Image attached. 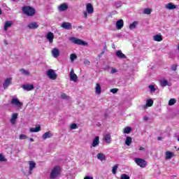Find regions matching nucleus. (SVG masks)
Returning <instances> with one entry per match:
<instances>
[{
  "mask_svg": "<svg viewBox=\"0 0 179 179\" xmlns=\"http://www.w3.org/2000/svg\"><path fill=\"white\" fill-rule=\"evenodd\" d=\"M29 175L31 176V174L33 173V169H36V162H34V161H30L29 162Z\"/></svg>",
  "mask_w": 179,
  "mask_h": 179,
  "instance_id": "obj_13",
  "label": "nucleus"
},
{
  "mask_svg": "<svg viewBox=\"0 0 179 179\" xmlns=\"http://www.w3.org/2000/svg\"><path fill=\"white\" fill-rule=\"evenodd\" d=\"M177 103V100L176 99H171L169 101V106H174L175 103Z\"/></svg>",
  "mask_w": 179,
  "mask_h": 179,
  "instance_id": "obj_35",
  "label": "nucleus"
},
{
  "mask_svg": "<svg viewBox=\"0 0 179 179\" xmlns=\"http://www.w3.org/2000/svg\"><path fill=\"white\" fill-rule=\"evenodd\" d=\"M11 84H12V78H8L6 79L3 85V89H8V87L10 86Z\"/></svg>",
  "mask_w": 179,
  "mask_h": 179,
  "instance_id": "obj_11",
  "label": "nucleus"
},
{
  "mask_svg": "<svg viewBox=\"0 0 179 179\" xmlns=\"http://www.w3.org/2000/svg\"><path fill=\"white\" fill-rule=\"evenodd\" d=\"M69 41H71L73 44H76L77 45H84L87 46L88 44L86 41H84L82 39H79L76 37H71L69 38Z\"/></svg>",
  "mask_w": 179,
  "mask_h": 179,
  "instance_id": "obj_2",
  "label": "nucleus"
},
{
  "mask_svg": "<svg viewBox=\"0 0 179 179\" xmlns=\"http://www.w3.org/2000/svg\"><path fill=\"white\" fill-rule=\"evenodd\" d=\"M153 106V99H148L146 101V105L143 106L144 110H146L148 107H152Z\"/></svg>",
  "mask_w": 179,
  "mask_h": 179,
  "instance_id": "obj_21",
  "label": "nucleus"
},
{
  "mask_svg": "<svg viewBox=\"0 0 179 179\" xmlns=\"http://www.w3.org/2000/svg\"><path fill=\"white\" fill-rule=\"evenodd\" d=\"M46 74L49 79H51V80H55V79H57V73H55V71H54L52 69H49Z\"/></svg>",
  "mask_w": 179,
  "mask_h": 179,
  "instance_id": "obj_6",
  "label": "nucleus"
},
{
  "mask_svg": "<svg viewBox=\"0 0 179 179\" xmlns=\"http://www.w3.org/2000/svg\"><path fill=\"white\" fill-rule=\"evenodd\" d=\"M59 174H61V168L59 166H55L50 172V178H58V177H59Z\"/></svg>",
  "mask_w": 179,
  "mask_h": 179,
  "instance_id": "obj_1",
  "label": "nucleus"
},
{
  "mask_svg": "<svg viewBox=\"0 0 179 179\" xmlns=\"http://www.w3.org/2000/svg\"><path fill=\"white\" fill-rule=\"evenodd\" d=\"M177 8V6L174 5L173 3H168L165 5V9H168V10H173Z\"/></svg>",
  "mask_w": 179,
  "mask_h": 179,
  "instance_id": "obj_12",
  "label": "nucleus"
},
{
  "mask_svg": "<svg viewBox=\"0 0 179 179\" xmlns=\"http://www.w3.org/2000/svg\"><path fill=\"white\" fill-rule=\"evenodd\" d=\"M22 12L24 15H27V16H34L36 13V10L30 6H24L22 8Z\"/></svg>",
  "mask_w": 179,
  "mask_h": 179,
  "instance_id": "obj_3",
  "label": "nucleus"
},
{
  "mask_svg": "<svg viewBox=\"0 0 179 179\" xmlns=\"http://www.w3.org/2000/svg\"><path fill=\"white\" fill-rule=\"evenodd\" d=\"M113 13H117V11H114Z\"/></svg>",
  "mask_w": 179,
  "mask_h": 179,
  "instance_id": "obj_60",
  "label": "nucleus"
},
{
  "mask_svg": "<svg viewBox=\"0 0 179 179\" xmlns=\"http://www.w3.org/2000/svg\"><path fill=\"white\" fill-rule=\"evenodd\" d=\"M86 10L87 12L90 14L92 15V13H93V12H94V9L93 8V6L92 5V3H89L87 4L86 6Z\"/></svg>",
  "mask_w": 179,
  "mask_h": 179,
  "instance_id": "obj_16",
  "label": "nucleus"
},
{
  "mask_svg": "<svg viewBox=\"0 0 179 179\" xmlns=\"http://www.w3.org/2000/svg\"><path fill=\"white\" fill-rule=\"evenodd\" d=\"M106 52V51H103L101 53V55H103V54H104Z\"/></svg>",
  "mask_w": 179,
  "mask_h": 179,
  "instance_id": "obj_57",
  "label": "nucleus"
},
{
  "mask_svg": "<svg viewBox=\"0 0 179 179\" xmlns=\"http://www.w3.org/2000/svg\"><path fill=\"white\" fill-rule=\"evenodd\" d=\"M78 58V56L76 54H71L70 56V59L71 62H73V61H75V59H76Z\"/></svg>",
  "mask_w": 179,
  "mask_h": 179,
  "instance_id": "obj_38",
  "label": "nucleus"
},
{
  "mask_svg": "<svg viewBox=\"0 0 179 179\" xmlns=\"http://www.w3.org/2000/svg\"><path fill=\"white\" fill-rule=\"evenodd\" d=\"M138 24H139V22L138 21H134L131 24H130L129 29L130 30H135V29H136Z\"/></svg>",
  "mask_w": 179,
  "mask_h": 179,
  "instance_id": "obj_22",
  "label": "nucleus"
},
{
  "mask_svg": "<svg viewBox=\"0 0 179 179\" xmlns=\"http://www.w3.org/2000/svg\"><path fill=\"white\" fill-rule=\"evenodd\" d=\"M159 85L162 87H166V86H169V81L166 79H162L159 80Z\"/></svg>",
  "mask_w": 179,
  "mask_h": 179,
  "instance_id": "obj_24",
  "label": "nucleus"
},
{
  "mask_svg": "<svg viewBox=\"0 0 179 179\" xmlns=\"http://www.w3.org/2000/svg\"><path fill=\"white\" fill-rule=\"evenodd\" d=\"M131 143H132V138L129 136H127L125 140V144L127 146H131Z\"/></svg>",
  "mask_w": 179,
  "mask_h": 179,
  "instance_id": "obj_31",
  "label": "nucleus"
},
{
  "mask_svg": "<svg viewBox=\"0 0 179 179\" xmlns=\"http://www.w3.org/2000/svg\"><path fill=\"white\" fill-rule=\"evenodd\" d=\"M157 139H158L159 141H162V137H158Z\"/></svg>",
  "mask_w": 179,
  "mask_h": 179,
  "instance_id": "obj_56",
  "label": "nucleus"
},
{
  "mask_svg": "<svg viewBox=\"0 0 179 179\" xmlns=\"http://www.w3.org/2000/svg\"><path fill=\"white\" fill-rule=\"evenodd\" d=\"M24 90H27V92H30V90H33L34 89V85L33 84L30 85H24L22 86Z\"/></svg>",
  "mask_w": 179,
  "mask_h": 179,
  "instance_id": "obj_20",
  "label": "nucleus"
},
{
  "mask_svg": "<svg viewBox=\"0 0 179 179\" xmlns=\"http://www.w3.org/2000/svg\"><path fill=\"white\" fill-rule=\"evenodd\" d=\"M134 162L137 166H139L142 169H145V167L148 166V162H146V161H145V159H143L135 158Z\"/></svg>",
  "mask_w": 179,
  "mask_h": 179,
  "instance_id": "obj_4",
  "label": "nucleus"
},
{
  "mask_svg": "<svg viewBox=\"0 0 179 179\" xmlns=\"http://www.w3.org/2000/svg\"><path fill=\"white\" fill-rule=\"evenodd\" d=\"M171 70L172 71H177V65L176 64H173L171 66Z\"/></svg>",
  "mask_w": 179,
  "mask_h": 179,
  "instance_id": "obj_47",
  "label": "nucleus"
},
{
  "mask_svg": "<svg viewBox=\"0 0 179 179\" xmlns=\"http://www.w3.org/2000/svg\"><path fill=\"white\" fill-rule=\"evenodd\" d=\"M115 72H117V70L115 69H112L111 73L113 74L115 73Z\"/></svg>",
  "mask_w": 179,
  "mask_h": 179,
  "instance_id": "obj_50",
  "label": "nucleus"
},
{
  "mask_svg": "<svg viewBox=\"0 0 179 179\" xmlns=\"http://www.w3.org/2000/svg\"><path fill=\"white\" fill-rule=\"evenodd\" d=\"M148 87L150 92H156V88L155 87V85H149Z\"/></svg>",
  "mask_w": 179,
  "mask_h": 179,
  "instance_id": "obj_41",
  "label": "nucleus"
},
{
  "mask_svg": "<svg viewBox=\"0 0 179 179\" xmlns=\"http://www.w3.org/2000/svg\"><path fill=\"white\" fill-rule=\"evenodd\" d=\"M96 157L98 160H101V162H103V160H106V155L103 153H98Z\"/></svg>",
  "mask_w": 179,
  "mask_h": 179,
  "instance_id": "obj_29",
  "label": "nucleus"
},
{
  "mask_svg": "<svg viewBox=\"0 0 179 179\" xmlns=\"http://www.w3.org/2000/svg\"><path fill=\"white\" fill-rule=\"evenodd\" d=\"M13 24V21H9V20L6 21V22L4 23V27H3L4 31H8V29H9V27H10Z\"/></svg>",
  "mask_w": 179,
  "mask_h": 179,
  "instance_id": "obj_18",
  "label": "nucleus"
},
{
  "mask_svg": "<svg viewBox=\"0 0 179 179\" xmlns=\"http://www.w3.org/2000/svg\"><path fill=\"white\" fill-rule=\"evenodd\" d=\"M118 169V164H116L113 166L112 169V173L113 174H117V170Z\"/></svg>",
  "mask_w": 179,
  "mask_h": 179,
  "instance_id": "obj_37",
  "label": "nucleus"
},
{
  "mask_svg": "<svg viewBox=\"0 0 179 179\" xmlns=\"http://www.w3.org/2000/svg\"><path fill=\"white\" fill-rule=\"evenodd\" d=\"M20 71L22 75H25L26 76H29V75H30V72H29V71H26L24 69H20Z\"/></svg>",
  "mask_w": 179,
  "mask_h": 179,
  "instance_id": "obj_36",
  "label": "nucleus"
},
{
  "mask_svg": "<svg viewBox=\"0 0 179 179\" xmlns=\"http://www.w3.org/2000/svg\"><path fill=\"white\" fill-rule=\"evenodd\" d=\"M139 150H145V148L143 147H140Z\"/></svg>",
  "mask_w": 179,
  "mask_h": 179,
  "instance_id": "obj_53",
  "label": "nucleus"
},
{
  "mask_svg": "<svg viewBox=\"0 0 179 179\" xmlns=\"http://www.w3.org/2000/svg\"><path fill=\"white\" fill-rule=\"evenodd\" d=\"M116 55L118 58H120L122 59H125V58H127V56H125V55L122 53L121 50H117L116 52Z\"/></svg>",
  "mask_w": 179,
  "mask_h": 179,
  "instance_id": "obj_23",
  "label": "nucleus"
},
{
  "mask_svg": "<svg viewBox=\"0 0 179 179\" xmlns=\"http://www.w3.org/2000/svg\"><path fill=\"white\" fill-rule=\"evenodd\" d=\"M110 93H113V94H115L116 93H118V89L117 88H113L110 90Z\"/></svg>",
  "mask_w": 179,
  "mask_h": 179,
  "instance_id": "obj_42",
  "label": "nucleus"
},
{
  "mask_svg": "<svg viewBox=\"0 0 179 179\" xmlns=\"http://www.w3.org/2000/svg\"><path fill=\"white\" fill-rule=\"evenodd\" d=\"M62 99H63L64 100H68V99H69V96H66V94H62L61 95Z\"/></svg>",
  "mask_w": 179,
  "mask_h": 179,
  "instance_id": "obj_43",
  "label": "nucleus"
},
{
  "mask_svg": "<svg viewBox=\"0 0 179 179\" xmlns=\"http://www.w3.org/2000/svg\"><path fill=\"white\" fill-rule=\"evenodd\" d=\"M70 128L71 129H76V128H78V124L73 123L71 125Z\"/></svg>",
  "mask_w": 179,
  "mask_h": 179,
  "instance_id": "obj_46",
  "label": "nucleus"
},
{
  "mask_svg": "<svg viewBox=\"0 0 179 179\" xmlns=\"http://www.w3.org/2000/svg\"><path fill=\"white\" fill-rule=\"evenodd\" d=\"M68 8H69L68 3H63L57 7V9L59 12H65V10H68Z\"/></svg>",
  "mask_w": 179,
  "mask_h": 179,
  "instance_id": "obj_7",
  "label": "nucleus"
},
{
  "mask_svg": "<svg viewBox=\"0 0 179 179\" xmlns=\"http://www.w3.org/2000/svg\"><path fill=\"white\" fill-rule=\"evenodd\" d=\"M27 27L30 30H36V29H38V24L37 22H31L27 25Z\"/></svg>",
  "mask_w": 179,
  "mask_h": 179,
  "instance_id": "obj_14",
  "label": "nucleus"
},
{
  "mask_svg": "<svg viewBox=\"0 0 179 179\" xmlns=\"http://www.w3.org/2000/svg\"><path fill=\"white\" fill-rule=\"evenodd\" d=\"M104 141H105V142H106V143H111V134H107L104 136Z\"/></svg>",
  "mask_w": 179,
  "mask_h": 179,
  "instance_id": "obj_28",
  "label": "nucleus"
},
{
  "mask_svg": "<svg viewBox=\"0 0 179 179\" xmlns=\"http://www.w3.org/2000/svg\"><path fill=\"white\" fill-rule=\"evenodd\" d=\"M48 138H52V134L51 131H48L45 132L43 136H42V139H48Z\"/></svg>",
  "mask_w": 179,
  "mask_h": 179,
  "instance_id": "obj_26",
  "label": "nucleus"
},
{
  "mask_svg": "<svg viewBox=\"0 0 179 179\" xmlns=\"http://www.w3.org/2000/svg\"><path fill=\"white\" fill-rule=\"evenodd\" d=\"M40 131H41V127L40 126L30 129V132H40Z\"/></svg>",
  "mask_w": 179,
  "mask_h": 179,
  "instance_id": "obj_32",
  "label": "nucleus"
},
{
  "mask_svg": "<svg viewBox=\"0 0 179 179\" xmlns=\"http://www.w3.org/2000/svg\"><path fill=\"white\" fill-rule=\"evenodd\" d=\"M85 65H89L90 64V61L85 59L84 60Z\"/></svg>",
  "mask_w": 179,
  "mask_h": 179,
  "instance_id": "obj_48",
  "label": "nucleus"
},
{
  "mask_svg": "<svg viewBox=\"0 0 179 179\" xmlns=\"http://www.w3.org/2000/svg\"><path fill=\"white\" fill-rule=\"evenodd\" d=\"M45 37L50 44H52V43H54V34L52 32H48Z\"/></svg>",
  "mask_w": 179,
  "mask_h": 179,
  "instance_id": "obj_9",
  "label": "nucleus"
},
{
  "mask_svg": "<svg viewBox=\"0 0 179 179\" xmlns=\"http://www.w3.org/2000/svg\"><path fill=\"white\" fill-rule=\"evenodd\" d=\"M131 132H132V128L129 127H126L124 129H123V133L124 134H131Z\"/></svg>",
  "mask_w": 179,
  "mask_h": 179,
  "instance_id": "obj_33",
  "label": "nucleus"
},
{
  "mask_svg": "<svg viewBox=\"0 0 179 179\" xmlns=\"http://www.w3.org/2000/svg\"><path fill=\"white\" fill-rule=\"evenodd\" d=\"M129 176L125 174V173H123L120 176V179H129Z\"/></svg>",
  "mask_w": 179,
  "mask_h": 179,
  "instance_id": "obj_40",
  "label": "nucleus"
},
{
  "mask_svg": "<svg viewBox=\"0 0 179 179\" xmlns=\"http://www.w3.org/2000/svg\"><path fill=\"white\" fill-rule=\"evenodd\" d=\"M143 120H144L145 121H148V120H149V117H148V116H145V117H143Z\"/></svg>",
  "mask_w": 179,
  "mask_h": 179,
  "instance_id": "obj_52",
  "label": "nucleus"
},
{
  "mask_svg": "<svg viewBox=\"0 0 179 179\" xmlns=\"http://www.w3.org/2000/svg\"><path fill=\"white\" fill-rule=\"evenodd\" d=\"M106 50H107V45H105V46L103 48V51H106Z\"/></svg>",
  "mask_w": 179,
  "mask_h": 179,
  "instance_id": "obj_54",
  "label": "nucleus"
},
{
  "mask_svg": "<svg viewBox=\"0 0 179 179\" xmlns=\"http://www.w3.org/2000/svg\"><path fill=\"white\" fill-rule=\"evenodd\" d=\"M17 115H19L17 113H13L12 115L11 119H10V122L12 125H14L16 122V120H17Z\"/></svg>",
  "mask_w": 179,
  "mask_h": 179,
  "instance_id": "obj_25",
  "label": "nucleus"
},
{
  "mask_svg": "<svg viewBox=\"0 0 179 179\" xmlns=\"http://www.w3.org/2000/svg\"><path fill=\"white\" fill-rule=\"evenodd\" d=\"M12 106H15L18 108H22L23 107V102H21L17 98H13L10 101Z\"/></svg>",
  "mask_w": 179,
  "mask_h": 179,
  "instance_id": "obj_5",
  "label": "nucleus"
},
{
  "mask_svg": "<svg viewBox=\"0 0 179 179\" xmlns=\"http://www.w3.org/2000/svg\"><path fill=\"white\" fill-rule=\"evenodd\" d=\"M6 158L2 154H0V162H6Z\"/></svg>",
  "mask_w": 179,
  "mask_h": 179,
  "instance_id": "obj_45",
  "label": "nucleus"
},
{
  "mask_svg": "<svg viewBox=\"0 0 179 179\" xmlns=\"http://www.w3.org/2000/svg\"><path fill=\"white\" fill-rule=\"evenodd\" d=\"M12 1H16V0H12Z\"/></svg>",
  "mask_w": 179,
  "mask_h": 179,
  "instance_id": "obj_62",
  "label": "nucleus"
},
{
  "mask_svg": "<svg viewBox=\"0 0 179 179\" xmlns=\"http://www.w3.org/2000/svg\"><path fill=\"white\" fill-rule=\"evenodd\" d=\"M52 55L54 57V58H58L59 57V50L57 48H54L52 50Z\"/></svg>",
  "mask_w": 179,
  "mask_h": 179,
  "instance_id": "obj_19",
  "label": "nucleus"
},
{
  "mask_svg": "<svg viewBox=\"0 0 179 179\" xmlns=\"http://www.w3.org/2000/svg\"><path fill=\"white\" fill-rule=\"evenodd\" d=\"M0 15H2V10L0 8Z\"/></svg>",
  "mask_w": 179,
  "mask_h": 179,
  "instance_id": "obj_58",
  "label": "nucleus"
},
{
  "mask_svg": "<svg viewBox=\"0 0 179 179\" xmlns=\"http://www.w3.org/2000/svg\"><path fill=\"white\" fill-rule=\"evenodd\" d=\"M84 179H93V177L85 176V177L84 178Z\"/></svg>",
  "mask_w": 179,
  "mask_h": 179,
  "instance_id": "obj_51",
  "label": "nucleus"
},
{
  "mask_svg": "<svg viewBox=\"0 0 179 179\" xmlns=\"http://www.w3.org/2000/svg\"><path fill=\"white\" fill-rule=\"evenodd\" d=\"M20 139L21 141H23L24 139H27V136H26L24 134H21V135H20Z\"/></svg>",
  "mask_w": 179,
  "mask_h": 179,
  "instance_id": "obj_44",
  "label": "nucleus"
},
{
  "mask_svg": "<svg viewBox=\"0 0 179 179\" xmlns=\"http://www.w3.org/2000/svg\"><path fill=\"white\" fill-rule=\"evenodd\" d=\"M106 69H108V66H106Z\"/></svg>",
  "mask_w": 179,
  "mask_h": 179,
  "instance_id": "obj_61",
  "label": "nucleus"
},
{
  "mask_svg": "<svg viewBox=\"0 0 179 179\" xmlns=\"http://www.w3.org/2000/svg\"><path fill=\"white\" fill-rule=\"evenodd\" d=\"M87 12H86V11H85L84 13H83V17H85V19H87Z\"/></svg>",
  "mask_w": 179,
  "mask_h": 179,
  "instance_id": "obj_49",
  "label": "nucleus"
},
{
  "mask_svg": "<svg viewBox=\"0 0 179 179\" xmlns=\"http://www.w3.org/2000/svg\"><path fill=\"white\" fill-rule=\"evenodd\" d=\"M153 40L155 41H163V36L162 34H157L153 36Z\"/></svg>",
  "mask_w": 179,
  "mask_h": 179,
  "instance_id": "obj_27",
  "label": "nucleus"
},
{
  "mask_svg": "<svg viewBox=\"0 0 179 179\" xmlns=\"http://www.w3.org/2000/svg\"><path fill=\"white\" fill-rule=\"evenodd\" d=\"M61 27L65 30H71V29H72V24H71V22H63L61 24Z\"/></svg>",
  "mask_w": 179,
  "mask_h": 179,
  "instance_id": "obj_10",
  "label": "nucleus"
},
{
  "mask_svg": "<svg viewBox=\"0 0 179 179\" xmlns=\"http://www.w3.org/2000/svg\"><path fill=\"white\" fill-rule=\"evenodd\" d=\"M124 27V20H119L116 22V28L117 30H121Z\"/></svg>",
  "mask_w": 179,
  "mask_h": 179,
  "instance_id": "obj_17",
  "label": "nucleus"
},
{
  "mask_svg": "<svg viewBox=\"0 0 179 179\" xmlns=\"http://www.w3.org/2000/svg\"><path fill=\"white\" fill-rule=\"evenodd\" d=\"M95 92L96 94H100L101 93V86H100V84L96 83V85L95 87Z\"/></svg>",
  "mask_w": 179,
  "mask_h": 179,
  "instance_id": "obj_30",
  "label": "nucleus"
},
{
  "mask_svg": "<svg viewBox=\"0 0 179 179\" xmlns=\"http://www.w3.org/2000/svg\"><path fill=\"white\" fill-rule=\"evenodd\" d=\"M78 29H82V25L79 26Z\"/></svg>",
  "mask_w": 179,
  "mask_h": 179,
  "instance_id": "obj_59",
  "label": "nucleus"
},
{
  "mask_svg": "<svg viewBox=\"0 0 179 179\" xmlns=\"http://www.w3.org/2000/svg\"><path fill=\"white\" fill-rule=\"evenodd\" d=\"M143 13L145 15H150V13H152V10H150V8H145L143 10Z\"/></svg>",
  "mask_w": 179,
  "mask_h": 179,
  "instance_id": "obj_39",
  "label": "nucleus"
},
{
  "mask_svg": "<svg viewBox=\"0 0 179 179\" xmlns=\"http://www.w3.org/2000/svg\"><path fill=\"white\" fill-rule=\"evenodd\" d=\"M100 144V137L96 136L92 141V148H96Z\"/></svg>",
  "mask_w": 179,
  "mask_h": 179,
  "instance_id": "obj_15",
  "label": "nucleus"
},
{
  "mask_svg": "<svg viewBox=\"0 0 179 179\" xmlns=\"http://www.w3.org/2000/svg\"><path fill=\"white\" fill-rule=\"evenodd\" d=\"M29 141H30V142H34V138H29Z\"/></svg>",
  "mask_w": 179,
  "mask_h": 179,
  "instance_id": "obj_55",
  "label": "nucleus"
},
{
  "mask_svg": "<svg viewBox=\"0 0 179 179\" xmlns=\"http://www.w3.org/2000/svg\"><path fill=\"white\" fill-rule=\"evenodd\" d=\"M70 80L71 82H78V76L75 73L73 69L70 71Z\"/></svg>",
  "mask_w": 179,
  "mask_h": 179,
  "instance_id": "obj_8",
  "label": "nucleus"
},
{
  "mask_svg": "<svg viewBox=\"0 0 179 179\" xmlns=\"http://www.w3.org/2000/svg\"><path fill=\"white\" fill-rule=\"evenodd\" d=\"M171 157H173V152H171L170 151L166 152L165 159L166 160H170V159H171Z\"/></svg>",
  "mask_w": 179,
  "mask_h": 179,
  "instance_id": "obj_34",
  "label": "nucleus"
}]
</instances>
